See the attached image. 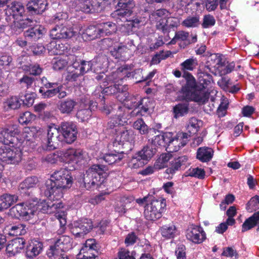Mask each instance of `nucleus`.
<instances>
[{"label":"nucleus","mask_w":259,"mask_h":259,"mask_svg":"<svg viewBox=\"0 0 259 259\" xmlns=\"http://www.w3.org/2000/svg\"><path fill=\"white\" fill-rule=\"evenodd\" d=\"M43 87L39 89V93L44 99H50L57 96L59 99L65 98L67 93L63 85L58 82H51L46 77L40 79Z\"/></svg>","instance_id":"4"},{"label":"nucleus","mask_w":259,"mask_h":259,"mask_svg":"<svg viewBox=\"0 0 259 259\" xmlns=\"http://www.w3.org/2000/svg\"><path fill=\"white\" fill-rule=\"evenodd\" d=\"M183 26L187 27H197L200 24V17L198 15L187 17L182 23Z\"/></svg>","instance_id":"54"},{"label":"nucleus","mask_w":259,"mask_h":259,"mask_svg":"<svg viewBox=\"0 0 259 259\" xmlns=\"http://www.w3.org/2000/svg\"><path fill=\"white\" fill-rule=\"evenodd\" d=\"M171 138V132H166L156 135L152 140V145L156 147L166 148L169 138Z\"/></svg>","instance_id":"39"},{"label":"nucleus","mask_w":259,"mask_h":259,"mask_svg":"<svg viewBox=\"0 0 259 259\" xmlns=\"http://www.w3.org/2000/svg\"><path fill=\"white\" fill-rule=\"evenodd\" d=\"M73 36V29L64 23L57 24L50 31V36L53 39H65Z\"/></svg>","instance_id":"12"},{"label":"nucleus","mask_w":259,"mask_h":259,"mask_svg":"<svg viewBox=\"0 0 259 259\" xmlns=\"http://www.w3.org/2000/svg\"><path fill=\"white\" fill-rule=\"evenodd\" d=\"M138 111L133 110L131 113V116H144L146 114L149 112L154 107V103L153 100L149 97H144L141 98L139 100Z\"/></svg>","instance_id":"20"},{"label":"nucleus","mask_w":259,"mask_h":259,"mask_svg":"<svg viewBox=\"0 0 259 259\" xmlns=\"http://www.w3.org/2000/svg\"><path fill=\"white\" fill-rule=\"evenodd\" d=\"M24 103V100L20 99L17 96H12L8 100V106L12 109H17Z\"/></svg>","instance_id":"64"},{"label":"nucleus","mask_w":259,"mask_h":259,"mask_svg":"<svg viewBox=\"0 0 259 259\" xmlns=\"http://www.w3.org/2000/svg\"><path fill=\"white\" fill-rule=\"evenodd\" d=\"M160 231L163 237L170 239L175 236L177 229L176 226L171 224L162 226L160 228Z\"/></svg>","instance_id":"49"},{"label":"nucleus","mask_w":259,"mask_h":259,"mask_svg":"<svg viewBox=\"0 0 259 259\" xmlns=\"http://www.w3.org/2000/svg\"><path fill=\"white\" fill-rule=\"evenodd\" d=\"M56 184L62 190L70 188L73 184L71 171L66 168H61L54 171L51 176Z\"/></svg>","instance_id":"7"},{"label":"nucleus","mask_w":259,"mask_h":259,"mask_svg":"<svg viewBox=\"0 0 259 259\" xmlns=\"http://www.w3.org/2000/svg\"><path fill=\"white\" fill-rule=\"evenodd\" d=\"M7 7L10 15L15 19H17L18 17H22L25 15V9L24 6L20 2H13L8 5Z\"/></svg>","instance_id":"31"},{"label":"nucleus","mask_w":259,"mask_h":259,"mask_svg":"<svg viewBox=\"0 0 259 259\" xmlns=\"http://www.w3.org/2000/svg\"><path fill=\"white\" fill-rule=\"evenodd\" d=\"M189 102L180 103L173 107L172 112L174 118L177 119L185 116L189 112Z\"/></svg>","instance_id":"36"},{"label":"nucleus","mask_w":259,"mask_h":259,"mask_svg":"<svg viewBox=\"0 0 259 259\" xmlns=\"http://www.w3.org/2000/svg\"><path fill=\"white\" fill-rule=\"evenodd\" d=\"M157 150L152 145H147L144 146L143 149L138 151L139 155L143 158L145 162L147 163L148 161L156 153Z\"/></svg>","instance_id":"45"},{"label":"nucleus","mask_w":259,"mask_h":259,"mask_svg":"<svg viewBox=\"0 0 259 259\" xmlns=\"http://www.w3.org/2000/svg\"><path fill=\"white\" fill-rule=\"evenodd\" d=\"M19 130L13 125L0 128V142L5 145L20 147L22 143L19 139Z\"/></svg>","instance_id":"6"},{"label":"nucleus","mask_w":259,"mask_h":259,"mask_svg":"<svg viewBox=\"0 0 259 259\" xmlns=\"http://www.w3.org/2000/svg\"><path fill=\"white\" fill-rule=\"evenodd\" d=\"M128 87L127 85L113 83L111 80L103 81V87H96L94 96L101 102H104V95H114L120 102H123L127 99Z\"/></svg>","instance_id":"2"},{"label":"nucleus","mask_w":259,"mask_h":259,"mask_svg":"<svg viewBox=\"0 0 259 259\" xmlns=\"http://www.w3.org/2000/svg\"><path fill=\"white\" fill-rule=\"evenodd\" d=\"M18 147L13 149L6 145L0 147V160L8 164H18L22 159V153Z\"/></svg>","instance_id":"8"},{"label":"nucleus","mask_w":259,"mask_h":259,"mask_svg":"<svg viewBox=\"0 0 259 259\" xmlns=\"http://www.w3.org/2000/svg\"><path fill=\"white\" fill-rule=\"evenodd\" d=\"M101 37L98 25L88 26L82 33V38L86 40H92Z\"/></svg>","instance_id":"37"},{"label":"nucleus","mask_w":259,"mask_h":259,"mask_svg":"<svg viewBox=\"0 0 259 259\" xmlns=\"http://www.w3.org/2000/svg\"><path fill=\"white\" fill-rule=\"evenodd\" d=\"M4 232L11 236L22 235L26 233L25 227L22 224L15 226H7L5 228Z\"/></svg>","instance_id":"40"},{"label":"nucleus","mask_w":259,"mask_h":259,"mask_svg":"<svg viewBox=\"0 0 259 259\" xmlns=\"http://www.w3.org/2000/svg\"><path fill=\"white\" fill-rule=\"evenodd\" d=\"M209 58L206 62V64L205 67L208 69L209 70H210V66H213L212 64L210 63V61H214V63H216L218 67H223L225 65V61H222V59L221 57H218L215 54H210ZM215 67V66H213Z\"/></svg>","instance_id":"57"},{"label":"nucleus","mask_w":259,"mask_h":259,"mask_svg":"<svg viewBox=\"0 0 259 259\" xmlns=\"http://www.w3.org/2000/svg\"><path fill=\"white\" fill-rule=\"evenodd\" d=\"M106 166L103 165L94 164L86 170L83 176V186L88 190L100 185L104 181Z\"/></svg>","instance_id":"3"},{"label":"nucleus","mask_w":259,"mask_h":259,"mask_svg":"<svg viewBox=\"0 0 259 259\" xmlns=\"http://www.w3.org/2000/svg\"><path fill=\"white\" fill-rule=\"evenodd\" d=\"M236 214V211H227V215L228 218L226 222L222 223L215 228V231L219 234H223L228 229V226L233 225L235 222V220L233 218Z\"/></svg>","instance_id":"38"},{"label":"nucleus","mask_w":259,"mask_h":259,"mask_svg":"<svg viewBox=\"0 0 259 259\" xmlns=\"http://www.w3.org/2000/svg\"><path fill=\"white\" fill-rule=\"evenodd\" d=\"M213 150L208 147H199L197 151L196 158L202 162L210 161L213 155Z\"/></svg>","instance_id":"35"},{"label":"nucleus","mask_w":259,"mask_h":259,"mask_svg":"<svg viewBox=\"0 0 259 259\" xmlns=\"http://www.w3.org/2000/svg\"><path fill=\"white\" fill-rule=\"evenodd\" d=\"M186 83L179 91L177 100L179 101H193L199 104H205L209 98L210 93L203 86L198 85L191 73H185Z\"/></svg>","instance_id":"1"},{"label":"nucleus","mask_w":259,"mask_h":259,"mask_svg":"<svg viewBox=\"0 0 259 259\" xmlns=\"http://www.w3.org/2000/svg\"><path fill=\"white\" fill-rule=\"evenodd\" d=\"M129 51L127 47L125 46H118L117 48H114L111 53L116 59L123 60L126 58V53Z\"/></svg>","instance_id":"55"},{"label":"nucleus","mask_w":259,"mask_h":259,"mask_svg":"<svg viewBox=\"0 0 259 259\" xmlns=\"http://www.w3.org/2000/svg\"><path fill=\"white\" fill-rule=\"evenodd\" d=\"M35 116L29 111L21 114L19 117V122L22 125H27L35 119Z\"/></svg>","instance_id":"61"},{"label":"nucleus","mask_w":259,"mask_h":259,"mask_svg":"<svg viewBox=\"0 0 259 259\" xmlns=\"http://www.w3.org/2000/svg\"><path fill=\"white\" fill-rule=\"evenodd\" d=\"M127 95V99L124 101L126 102L125 106L128 109H134L136 112L138 108L139 100L135 96L130 97Z\"/></svg>","instance_id":"63"},{"label":"nucleus","mask_w":259,"mask_h":259,"mask_svg":"<svg viewBox=\"0 0 259 259\" xmlns=\"http://www.w3.org/2000/svg\"><path fill=\"white\" fill-rule=\"evenodd\" d=\"M14 212V215L19 220L23 221H31L35 215V212L36 211H11Z\"/></svg>","instance_id":"58"},{"label":"nucleus","mask_w":259,"mask_h":259,"mask_svg":"<svg viewBox=\"0 0 259 259\" xmlns=\"http://www.w3.org/2000/svg\"><path fill=\"white\" fill-rule=\"evenodd\" d=\"M39 181L37 177L31 176L26 178L19 186V190L21 194L30 196L33 194V189L36 188Z\"/></svg>","instance_id":"18"},{"label":"nucleus","mask_w":259,"mask_h":259,"mask_svg":"<svg viewBox=\"0 0 259 259\" xmlns=\"http://www.w3.org/2000/svg\"><path fill=\"white\" fill-rule=\"evenodd\" d=\"M189 164L188 156L186 155L180 156L170 162L169 166L165 169V173L172 176L177 171L181 169H184Z\"/></svg>","instance_id":"21"},{"label":"nucleus","mask_w":259,"mask_h":259,"mask_svg":"<svg viewBox=\"0 0 259 259\" xmlns=\"http://www.w3.org/2000/svg\"><path fill=\"white\" fill-rule=\"evenodd\" d=\"M42 191L45 196L50 200H58L63 197L62 190L51 178L46 181L45 186L42 187Z\"/></svg>","instance_id":"13"},{"label":"nucleus","mask_w":259,"mask_h":259,"mask_svg":"<svg viewBox=\"0 0 259 259\" xmlns=\"http://www.w3.org/2000/svg\"><path fill=\"white\" fill-rule=\"evenodd\" d=\"M121 152L119 149L112 146V148L110 149V151L106 153L102 159L109 165L119 162L124 157V156L120 153Z\"/></svg>","instance_id":"30"},{"label":"nucleus","mask_w":259,"mask_h":259,"mask_svg":"<svg viewBox=\"0 0 259 259\" xmlns=\"http://www.w3.org/2000/svg\"><path fill=\"white\" fill-rule=\"evenodd\" d=\"M64 99H60L57 104V108L61 113L70 115L74 111L77 105V102L73 98Z\"/></svg>","instance_id":"24"},{"label":"nucleus","mask_w":259,"mask_h":259,"mask_svg":"<svg viewBox=\"0 0 259 259\" xmlns=\"http://www.w3.org/2000/svg\"><path fill=\"white\" fill-rule=\"evenodd\" d=\"M72 7L76 8V11H81L85 13H93L92 9L91 8V5L89 3V0H85L77 5L76 3L72 4Z\"/></svg>","instance_id":"60"},{"label":"nucleus","mask_w":259,"mask_h":259,"mask_svg":"<svg viewBox=\"0 0 259 259\" xmlns=\"http://www.w3.org/2000/svg\"><path fill=\"white\" fill-rule=\"evenodd\" d=\"M55 217L58 220L60 224V228L58 230V232L59 234H62L64 232L65 226L66 224V211H57Z\"/></svg>","instance_id":"59"},{"label":"nucleus","mask_w":259,"mask_h":259,"mask_svg":"<svg viewBox=\"0 0 259 259\" xmlns=\"http://www.w3.org/2000/svg\"><path fill=\"white\" fill-rule=\"evenodd\" d=\"M98 26L101 37L111 34L115 31L116 28L115 24L111 22L100 23Z\"/></svg>","instance_id":"42"},{"label":"nucleus","mask_w":259,"mask_h":259,"mask_svg":"<svg viewBox=\"0 0 259 259\" xmlns=\"http://www.w3.org/2000/svg\"><path fill=\"white\" fill-rule=\"evenodd\" d=\"M22 69L25 72L34 76L39 75L42 72V68L37 63L24 65L22 66Z\"/></svg>","instance_id":"51"},{"label":"nucleus","mask_w":259,"mask_h":259,"mask_svg":"<svg viewBox=\"0 0 259 259\" xmlns=\"http://www.w3.org/2000/svg\"><path fill=\"white\" fill-rule=\"evenodd\" d=\"M146 164H147L146 162H145V160L138 152L132 156L128 163V166L134 169L143 167Z\"/></svg>","instance_id":"48"},{"label":"nucleus","mask_w":259,"mask_h":259,"mask_svg":"<svg viewBox=\"0 0 259 259\" xmlns=\"http://www.w3.org/2000/svg\"><path fill=\"white\" fill-rule=\"evenodd\" d=\"M15 195L5 194L0 197V210L9 208L17 200Z\"/></svg>","instance_id":"41"},{"label":"nucleus","mask_w":259,"mask_h":259,"mask_svg":"<svg viewBox=\"0 0 259 259\" xmlns=\"http://www.w3.org/2000/svg\"><path fill=\"white\" fill-rule=\"evenodd\" d=\"M97 245L94 239H88L76 255L77 259H94Z\"/></svg>","instance_id":"15"},{"label":"nucleus","mask_w":259,"mask_h":259,"mask_svg":"<svg viewBox=\"0 0 259 259\" xmlns=\"http://www.w3.org/2000/svg\"><path fill=\"white\" fill-rule=\"evenodd\" d=\"M186 177H191L199 179H204L205 176V171L204 169L199 167L191 168L185 172Z\"/></svg>","instance_id":"53"},{"label":"nucleus","mask_w":259,"mask_h":259,"mask_svg":"<svg viewBox=\"0 0 259 259\" xmlns=\"http://www.w3.org/2000/svg\"><path fill=\"white\" fill-rule=\"evenodd\" d=\"M187 238L195 243H201L205 239V233L202 228L199 226H193L187 230Z\"/></svg>","instance_id":"23"},{"label":"nucleus","mask_w":259,"mask_h":259,"mask_svg":"<svg viewBox=\"0 0 259 259\" xmlns=\"http://www.w3.org/2000/svg\"><path fill=\"white\" fill-rule=\"evenodd\" d=\"M71 239L68 236H61L55 242L54 245L51 246L47 251L49 257L59 256L60 254L66 252L71 248Z\"/></svg>","instance_id":"10"},{"label":"nucleus","mask_w":259,"mask_h":259,"mask_svg":"<svg viewBox=\"0 0 259 259\" xmlns=\"http://www.w3.org/2000/svg\"><path fill=\"white\" fill-rule=\"evenodd\" d=\"M156 73V70H153L152 71L149 72L148 74L146 76H142L141 78H138L136 76L137 74L142 75V70L141 69H138L134 70L133 72V77L135 78V81L136 83H139L143 81H146L148 80H150L155 75Z\"/></svg>","instance_id":"52"},{"label":"nucleus","mask_w":259,"mask_h":259,"mask_svg":"<svg viewBox=\"0 0 259 259\" xmlns=\"http://www.w3.org/2000/svg\"><path fill=\"white\" fill-rule=\"evenodd\" d=\"M59 128L62 141L64 142L70 144L76 140L78 131L75 123L72 121H63L60 124Z\"/></svg>","instance_id":"9"},{"label":"nucleus","mask_w":259,"mask_h":259,"mask_svg":"<svg viewBox=\"0 0 259 259\" xmlns=\"http://www.w3.org/2000/svg\"><path fill=\"white\" fill-rule=\"evenodd\" d=\"M198 82H197L198 85L203 86L206 89L211 82L212 81V76L210 74L201 71L200 69L198 72Z\"/></svg>","instance_id":"46"},{"label":"nucleus","mask_w":259,"mask_h":259,"mask_svg":"<svg viewBox=\"0 0 259 259\" xmlns=\"http://www.w3.org/2000/svg\"><path fill=\"white\" fill-rule=\"evenodd\" d=\"M43 249L42 243L37 239H31L28 241L26 248V255L28 258H32L42 251Z\"/></svg>","instance_id":"25"},{"label":"nucleus","mask_w":259,"mask_h":259,"mask_svg":"<svg viewBox=\"0 0 259 259\" xmlns=\"http://www.w3.org/2000/svg\"><path fill=\"white\" fill-rule=\"evenodd\" d=\"M201 121L195 117H191L189 119L188 123L186 126V130L189 134V136L194 135L199 131Z\"/></svg>","instance_id":"43"},{"label":"nucleus","mask_w":259,"mask_h":259,"mask_svg":"<svg viewBox=\"0 0 259 259\" xmlns=\"http://www.w3.org/2000/svg\"><path fill=\"white\" fill-rule=\"evenodd\" d=\"M174 134L171 132V138H169L166 149H168L169 152H176L180 150L181 147H183L186 145L187 142L181 141L180 136L177 134L176 136H173Z\"/></svg>","instance_id":"33"},{"label":"nucleus","mask_w":259,"mask_h":259,"mask_svg":"<svg viewBox=\"0 0 259 259\" xmlns=\"http://www.w3.org/2000/svg\"><path fill=\"white\" fill-rule=\"evenodd\" d=\"M47 0H31L26 5V12L29 15L41 14L47 8Z\"/></svg>","instance_id":"19"},{"label":"nucleus","mask_w":259,"mask_h":259,"mask_svg":"<svg viewBox=\"0 0 259 259\" xmlns=\"http://www.w3.org/2000/svg\"><path fill=\"white\" fill-rule=\"evenodd\" d=\"M45 31L44 27L41 25H36L25 31L24 32V36L28 40L36 41L43 36Z\"/></svg>","instance_id":"27"},{"label":"nucleus","mask_w":259,"mask_h":259,"mask_svg":"<svg viewBox=\"0 0 259 259\" xmlns=\"http://www.w3.org/2000/svg\"><path fill=\"white\" fill-rule=\"evenodd\" d=\"M98 103L95 101H91L89 107L86 109L79 110L76 113V117L81 122L88 120L92 115V110L97 108Z\"/></svg>","instance_id":"34"},{"label":"nucleus","mask_w":259,"mask_h":259,"mask_svg":"<svg viewBox=\"0 0 259 259\" xmlns=\"http://www.w3.org/2000/svg\"><path fill=\"white\" fill-rule=\"evenodd\" d=\"M72 67L76 70L80 71L82 75L92 70L93 63L91 61H86L78 58L74 56H72Z\"/></svg>","instance_id":"28"},{"label":"nucleus","mask_w":259,"mask_h":259,"mask_svg":"<svg viewBox=\"0 0 259 259\" xmlns=\"http://www.w3.org/2000/svg\"><path fill=\"white\" fill-rule=\"evenodd\" d=\"M189 164L188 156L186 155L180 156L170 162L169 166L165 169V173L172 176L177 171L181 169H184Z\"/></svg>","instance_id":"22"},{"label":"nucleus","mask_w":259,"mask_h":259,"mask_svg":"<svg viewBox=\"0 0 259 259\" xmlns=\"http://www.w3.org/2000/svg\"><path fill=\"white\" fill-rule=\"evenodd\" d=\"M135 6L133 0H119L117 4L118 9L112 14L114 16H118L119 19L125 18L130 17L133 13V9Z\"/></svg>","instance_id":"11"},{"label":"nucleus","mask_w":259,"mask_h":259,"mask_svg":"<svg viewBox=\"0 0 259 259\" xmlns=\"http://www.w3.org/2000/svg\"><path fill=\"white\" fill-rule=\"evenodd\" d=\"M48 50L53 55H61L65 53H67L69 50L70 47L67 44H63L62 42H57L56 41L51 42L47 46Z\"/></svg>","instance_id":"32"},{"label":"nucleus","mask_w":259,"mask_h":259,"mask_svg":"<svg viewBox=\"0 0 259 259\" xmlns=\"http://www.w3.org/2000/svg\"><path fill=\"white\" fill-rule=\"evenodd\" d=\"M47 148L49 150H54L56 148L58 142L62 141L60 137L59 126L55 124L49 125L47 130Z\"/></svg>","instance_id":"14"},{"label":"nucleus","mask_w":259,"mask_h":259,"mask_svg":"<svg viewBox=\"0 0 259 259\" xmlns=\"http://www.w3.org/2000/svg\"><path fill=\"white\" fill-rule=\"evenodd\" d=\"M113 137L114 140L112 144L113 147H117V145L124 142L135 143V135L134 132L131 130H126L123 127L117 131V134Z\"/></svg>","instance_id":"17"},{"label":"nucleus","mask_w":259,"mask_h":259,"mask_svg":"<svg viewBox=\"0 0 259 259\" xmlns=\"http://www.w3.org/2000/svg\"><path fill=\"white\" fill-rule=\"evenodd\" d=\"M120 124V121H117L116 118H113L108 122L107 130L108 133H112L113 136H115L117 134V131H118L119 129L122 127V126L119 125Z\"/></svg>","instance_id":"56"},{"label":"nucleus","mask_w":259,"mask_h":259,"mask_svg":"<svg viewBox=\"0 0 259 259\" xmlns=\"http://www.w3.org/2000/svg\"><path fill=\"white\" fill-rule=\"evenodd\" d=\"M150 205L151 210H160L166 207V200L164 198H160L158 199H154L153 196L150 195Z\"/></svg>","instance_id":"50"},{"label":"nucleus","mask_w":259,"mask_h":259,"mask_svg":"<svg viewBox=\"0 0 259 259\" xmlns=\"http://www.w3.org/2000/svg\"><path fill=\"white\" fill-rule=\"evenodd\" d=\"M25 241L23 238H16L11 241L6 247L7 254L14 256L20 252L24 248Z\"/></svg>","instance_id":"26"},{"label":"nucleus","mask_w":259,"mask_h":259,"mask_svg":"<svg viewBox=\"0 0 259 259\" xmlns=\"http://www.w3.org/2000/svg\"><path fill=\"white\" fill-rule=\"evenodd\" d=\"M53 68L56 71L64 69L68 65V62L64 59L54 58L52 61Z\"/></svg>","instance_id":"62"},{"label":"nucleus","mask_w":259,"mask_h":259,"mask_svg":"<svg viewBox=\"0 0 259 259\" xmlns=\"http://www.w3.org/2000/svg\"><path fill=\"white\" fill-rule=\"evenodd\" d=\"M133 128L137 131L141 135L148 136L153 135L158 132L155 128L149 127L142 118H138L133 125Z\"/></svg>","instance_id":"29"},{"label":"nucleus","mask_w":259,"mask_h":259,"mask_svg":"<svg viewBox=\"0 0 259 259\" xmlns=\"http://www.w3.org/2000/svg\"><path fill=\"white\" fill-rule=\"evenodd\" d=\"M198 65V62L196 58L192 57L189 59H187L185 60L183 62L181 63V69L184 73L183 77L184 78L185 73H190L187 71H193L195 67Z\"/></svg>","instance_id":"44"},{"label":"nucleus","mask_w":259,"mask_h":259,"mask_svg":"<svg viewBox=\"0 0 259 259\" xmlns=\"http://www.w3.org/2000/svg\"><path fill=\"white\" fill-rule=\"evenodd\" d=\"M93 227L91 220L84 219L74 222L71 228L72 233L76 237H81L88 233Z\"/></svg>","instance_id":"16"},{"label":"nucleus","mask_w":259,"mask_h":259,"mask_svg":"<svg viewBox=\"0 0 259 259\" xmlns=\"http://www.w3.org/2000/svg\"><path fill=\"white\" fill-rule=\"evenodd\" d=\"M259 224V211L246 220L242 225V231L245 232Z\"/></svg>","instance_id":"47"},{"label":"nucleus","mask_w":259,"mask_h":259,"mask_svg":"<svg viewBox=\"0 0 259 259\" xmlns=\"http://www.w3.org/2000/svg\"><path fill=\"white\" fill-rule=\"evenodd\" d=\"M64 205L62 202L52 203L46 200L37 201V199L28 200L25 202H21L16 204L10 210H47L49 209L57 210L63 208Z\"/></svg>","instance_id":"5"}]
</instances>
